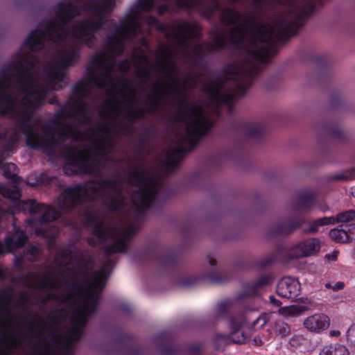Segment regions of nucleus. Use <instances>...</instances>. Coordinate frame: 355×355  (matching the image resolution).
Listing matches in <instances>:
<instances>
[{"instance_id": "nucleus-1", "label": "nucleus", "mask_w": 355, "mask_h": 355, "mask_svg": "<svg viewBox=\"0 0 355 355\" xmlns=\"http://www.w3.org/2000/svg\"><path fill=\"white\" fill-rule=\"evenodd\" d=\"M161 55L168 62L164 69L167 71L171 81L180 86L177 78L173 76L176 67L171 60L169 48L166 46H164ZM166 89L167 91L172 92L173 97L179 101L177 111L172 117L167 118L168 122L172 123L174 121H182L184 116L191 115L193 116V125L187 129V137L185 139L188 148L179 146L172 150L171 153H168L171 158L175 159L180 163L187 153L193 150L197 147L200 139L207 136L211 131L215 125V123L214 121L201 114L202 109L200 107L193 105L189 109L187 98L180 87L175 88L172 85H170Z\"/></svg>"}, {"instance_id": "nucleus-2", "label": "nucleus", "mask_w": 355, "mask_h": 355, "mask_svg": "<svg viewBox=\"0 0 355 355\" xmlns=\"http://www.w3.org/2000/svg\"><path fill=\"white\" fill-rule=\"evenodd\" d=\"M116 7V0H88L83 5V10L94 17H85L78 21L71 28V35L78 40L81 45L92 49L97 40L96 35L103 29L107 17Z\"/></svg>"}, {"instance_id": "nucleus-3", "label": "nucleus", "mask_w": 355, "mask_h": 355, "mask_svg": "<svg viewBox=\"0 0 355 355\" xmlns=\"http://www.w3.org/2000/svg\"><path fill=\"white\" fill-rule=\"evenodd\" d=\"M78 14L77 6L72 1L58 3L55 15L59 21L50 19L44 30L36 28L32 31L24 41V46L28 47L31 53H36L44 49L47 38L54 43L62 42L67 35L64 26Z\"/></svg>"}, {"instance_id": "nucleus-4", "label": "nucleus", "mask_w": 355, "mask_h": 355, "mask_svg": "<svg viewBox=\"0 0 355 355\" xmlns=\"http://www.w3.org/2000/svg\"><path fill=\"white\" fill-rule=\"evenodd\" d=\"M55 128L49 125L44 130V135H40L35 130V125L33 123L30 128V133L25 135L26 144L31 149H40L44 152L53 150L61 147L67 139L82 140L85 138V133L69 124Z\"/></svg>"}, {"instance_id": "nucleus-5", "label": "nucleus", "mask_w": 355, "mask_h": 355, "mask_svg": "<svg viewBox=\"0 0 355 355\" xmlns=\"http://www.w3.org/2000/svg\"><path fill=\"white\" fill-rule=\"evenodd\" d=\"M21 103L23 107H17L15 96L6 92L0 97V113L4 116L7 112H10L18 130L25 136L26 133H30V128L33 124L31 119L35 112V98L31 99L25 96Z\"/></svg>"}, {"instance_id": "nucleus-6", "label": "nucleus", "mask_w": 355, "mask_h": 355, "mask_svg": "<svg viewBox=\"0 0 355 355\" xmlns=\"http://www.w3.org/2000/svg\"><path fill=\"white\" fill-rule=\"evenodd\" d=\"M316 4L311 0L307 1L302 8L291 12L292 19L287 21L281 19L277 22L278 33L274 31L275 42L272 55L277 54V44H286L296 35L298 31L304 26L305 21L315 11Z\"/></svg>"}, {"instance_id": "nucleus-7", "label": "nucleus", "mask_w": 355, "mask_h": 355, "mask_svg": "<svg viewBox=\"0 0 355 355\" xmlns=\"http://www.w3.org/2000/svg\"><path fill=\"white\" fill-rule=\"evenodd\" d=\"M19 208L24 211H28L30 214H41L37 218L39 226L35 228V234L46 239H53L58 234V229L51 226V223L61 218L59 211L51 205L38 202L35 199H29L19 205Z\"/></svg>"}, {"instance_id": "nucleus-8", "label": "nucleus", "mask_w": 355, "mask_h": 355, "mask_svg": "<svg viewBox=\"0 0 355 355\" xmlns=\"http://www.w3.org/2000/svg\"><path fill=\"white\" fill-rule=\"evenodd\" d=\"M221 23L226 26L236 24L229 38V43L235 46L243 41L248 29L254 30L261 24L254 12H240L230 7L223 9Z\"/></svg>"}, {"instance_id": "nucleus-9", "label": "nucleus", "mask_w": 355, "mask_h": 355, "mask_svg": "<svg viewBox=\"0 0 355 355\" xmlns=\"http://www.w3.org/2000/svg\"><path fill=\"white\" fill-rule=\"evenodd\" d=\"M127 180L130 184L139 188L136 191L140 208L144 211L151 208L159 194V187L151 176L147 175L141 166L128 171Z\"/></svg>"}, {"instance_id": "nucleus-10", "label": "nucleus", "mask_w": 355, "mask_h": 355, "mask_svg": "<svg viewBox=\"0 0 355 355\" xmlns=\"http://www.w3.org/2000/svg\"><path fill=\"white\" fill-rule=\"evenodd\" d=\"M60 155L65 159L63 171L67 175L98 176L101 173L98 166L94 164H88L91 157L87 151L77 152L74 147L65 146L60 150Z\"/></svg>"}, {"instance_id": "nucleus-11", "label": "nucleus", "mask_w": 355, "mask_h": 355, "mask_svg": "<svg viewBox=\"0 0 355 355\" xmlns=\"http://www.w3.org/2000/svg\"><path fill=\"white\" fill-rule=\"evenodd\" d=\"M80 46H72L64 51V56L58 53L55 67H49L46 71V80L53 89H61L67 85L64 71L76 65L80 59Z\"/></svg>"}, {"instance_id": "nucleus-12", "label": "nucleus", "mask_w": 355, "mask_h": 355, "mask_svg": "<svg viewBox=\"0 0 355 355\" xmlns=\"http://www.w3.org/2000/svg\"><path fill=\"white\" fill-rule=\"evenodd\" d=\"M260 43L263 45L259 48L255 41L253 47L247 51L248 55L254 61L260 64H268L272 55L274 49V27L268 23H261L254 30Z\"/></svg>"}, {"instance_id": "nucleus-13", "label": "nucleus", "mask_w": 355, "mask_h": 355, "mask_svg": "<svg viewBox=\"0 0 355 355\" xmlns=\"http://www.w3.org/2000/svg\"><path fill=\"white\" fill-rule=\"evenodd\" d=\"M154 340L162 355H200L203 352V345L200 343L176 344L174 336L168 331L159 333Z\"/></svg>"}, {"instance_id": "nucleus-14", "label": "nucleus", "mask_w": 355, "mask_h": 355, "mask_svg": "<svg viewBox=\"0 0 355 355\" xmlns=\"http://www.w3.org/2000/svg\"><path fill=\"white\" fill-rule=\"evenodd\" d=\"M228 80L222 74L214 78L210 83L203 87V91L209 98L215 103H227L232 100H238L246 94V87L242 84H236L234 89L230 92H221Z\"/></svg>"}, {"instance_id": "nucleus-15", "label": "nucleus", "mask_w": 355, "mask_h": 355, "mask_svg": "<svg viewBox=\"0 0 355 355\" xmlns=\"http://www.w3.org/2000/svg\"><path fill=\"white\" fill-rule=\"evenodd\" d=\"M135 336L128 334L119 333L116 337L100 347V349L106 354L117 355H144L145 350L137 346Z\"/></svg>"}, {"instance_id": "nucleus-16", "label": "nucleus", "mask_w": 355, "mask_h": 355, "mask_svg": "<svg viewBox=\"0 0 355 355\" xmlns=\"http://www.w3.org/2000/svg\"><path fill=\"white\" fill-rule=\"evenodd\" d=\"M98 191L101 195L109 189L112 191L105 200L107 208L111 212H116L123 207V195L122 192V182L121 180L112 178L102 179L96 181Z\"/></svg>"}, {"instance_id": "nucleus-17", "label": "nucleus", "mask_w": 355, "mask_h": 355, "mask_svg": "<svg viewBox=\"0 0 355 355\" xmlns=\"http://www.w3.org/2000/svg\"><path fill=\"white\" fill-rule=\"evenodd\" d=\"M142 257L144 261L157 262L166 270H175L178 268V256L172 249L162 250L158 245H150L144 250Z\"/></svg>"}, {"instance_id": "nucleus-18", "label": "nucleus", "mask_w": 355, "mask_h": 355, "mask_svg": "<svg viewBox=\"0 0 355 355\" xmlns=\"http://www.w3.org/2000/svg\"><path fill=\"white\" fill-rule=\"evenodd\" d=\"M259 74V67L256 65L239 67L233 63L227 64L222 75L227 80H234L236 84H242L246 87V92L252 87L254 78Z\"/></svg>"}, {"instance_id": "nucleus-19", "label": "nucleus", "mask_w": 355, "mask_h": 355, "mask_svg": "<svg viewBox=\"0 0 355 355\" xmlns=\"http://www.w3.org/2000/svg\"><path fill=\"white\" fill-rule=\"evenodd\" d=\"M112 262L110 259H107L103 266L94 272L92 278V284L90 286L87 282L86 284H79L74 282L69 286L71 291L75 293L83 294L87 291H95L98 288L101 291L105 286L107 281L109 277V274L107 269L112 266Z\"/></svg>"}, {"instance_id": "nucleus-20", "label": "nucleus", "mask_w": 355, "mask_h": 355, "mask_svg": "<svg viewBox=\"0 0 355 355\" xmlns=\"http://www.w3.org/2000/svg\"><path fill=\"white\" fill-rule=\"evenodd\" d=\"M76 184L65 188L58 197V207L60 210L70 212L85 202L83 195Z\"/></svg>"}, {"instance_id": "nucleus-21", "label": "nucleus", "mask_w": 355, "mask_h": 355, "mask_svg": "<svg viewBox=\"0 0 355 355\" xmlns=\"http://www.w3.org/2000/svg\"><path fill=\"white\" fill-rule=\"evenodd\" d=\"M245 324V320L243 316L236 318L229 317V326L231 330L230 334H218L215 338V343L218 340H223L225 345L231 343L242 344L245 341V336L241 327Z\"/></svg>"}, {"instance_id": "nucleus-22", "label": "nucleus", "mask_w": 355, "mask_h": 355, "mask_svg": "<svg viewBox=\"0 0 355 355\" xmlns=\"http://www.w3.org/2000/svg\"><path fill=\"white\" fill-rule=\"evenodd\" d=\"M33 53L30 51L26 53H17V60L7 63L4 68L15 73L17 77L26 71H31L38 62L37 58Z\"/></svg>"}, {"instance_id": "nucleus-23", "label": "nucleus", "mask_w": 355, "mask_h": 355, "mask_svg": "<svg viewBox=\"0 0 355 355\" xmlns=\"http://www.w3.org/2000/svg\"><path fill=\"white\" fill-rule=\"evenodd\" d=\"M201 32L202 28L196 22L182 23L178 24L177 31L173 33V39L178 42L180 48H185L187 41L199 37Z\"/></svg>"}, {"instance_id": "nucleus-24", "label": "nucleus", "mask_w": 355, "mask_h": 355, "mask_svg": "<svg viewBox=\"0 0 355 355\" xmlns=\"http://www.w3.org/2000/svg\"><path fill=\"white\" fill-rule=\"evenodd\" d=\"M229 279L230 275L225 271L219 272H210L198 277L193 276L184 277L180 283L182 286L188 288L196 285L200 281H206L214 284H222L227 282Z\"/></svg>"}, {"instance_id": "nucleus-25", "label": "nucleus", "mask_w": 355, "mask_h": 355, "mask_svg": "<svg viewBox=\"0 0 355 355\" xmlns=\"http://www.w3.org/2000/svg\"><path fill=\"white\" fill-rule=\"evenodd\" d=\"M320 250V240L316 238H309L295 244L292 248V254L295 258L306 257L316 254Z\"/></svg>"}, {"instance_id": "nucleus-26", "label": "nucleus", "mask_w": 355, "mask_h": 355, "mask_svg": "<svg viewBox=\"0 0 355 355\" xmlns=\"http://www.w3.org/2000/svg\"><path fill=\"white\" fill-rule=\"evenodd\" d=\"M83 217L85 223L91 226L94 236L100 241H105L109 238V231L98 214L87 211L83 214Z\"/></svg>"}, {"instance_id": "nucleus-27", "label": "nucleus", "mask_w": 355, "mask_h": 355, "mask_svg": "<svg viewBox=\"0 0 355 355\" xmlns=\"http://www.w3.org/2000/svg\"><path fill=\"white\" fill-rule=\"evenodd\" d=\"M305 220L300 218H288L284 221L279 222L270 230L272 236H289L295 230L300 229Z\"/></svg>"}, {"instance_id": "nucleus-28", "label": "nucleus", "mask_w": 355, "mask_h": 355, "mask_svg": "<svg viewBox=\"0 0 355 355\" xmlns=\"http://www.w3.org/2000/svg\"><path fill=\"white\" fill-rule=\"evenodd\" d=\"M300 291V286L295 279L286 277L282 279L277 284V294L282 297L293 299L295 298Z\"/></svg>"}, {"instance_id": "nucleus-29", "label": "nucleus", "mask_w": 355, "mask_h": 355, "mask_svg": "<svg viewBox=\"0 0 355 355\" xmlns=\"http://www.w3.org/2000/svg\"><path fill=\"white\" fill-rule=\"evenodd\" d=\"M132 236V232L128 230L125 231L120 237L115 240L112 243L103 245V249L105 256L107 258H110L116 252H125L128 248V240Z\"/></svg>"}, {"instance_id": "nucleus-30", "label": "nucleus", "mask_w": 355, "mask_h": 355, "mask_svg": "<svg viewBox=\"0 0 355 355\" xmlns=\"http://www.w3.org/2000/svg\"><path fill=\"white\" fill-rule=\"evenodd\" d=\"M304 326L309 331L320 333L326 330L330 325L329 318L323 313L314 314L304 321Z\"/></svg>"}, {"instance_id": "nucleus-31", "label": "nucleus", "mask_w": 355, "mask_h": 355, "mask_svg": "<svg viewBox=\"0 0 355 355\" xmlns=\"http://www.w3.org/2000/svg\"><path fill=\"white\" fill-rule=\"evenodd\" d=\"M15 231L12 234H8L5 237V243L7 245V252H12L15 250L23 248L28 241V237L24 232L16 226Z\"/></svg>"}, {"instance_id": "nucleus-32", "label": "nucleus", "mask_w": 355, "mask_h": 355, "mask_svg": "<svg viewBox=\"0 0 355 355\" xmlns=\"http://www.w3.org/2000/svg\"><path fill=\"white\" fill-rule=\"evenodd\" d=\"M70 107L69 116L76 117L79 115L78 122L82 125H87L92 123V117L87 115L88 105L84 99H74Z\"/></svg>"}, {"instance_id": "nucleus-33", "label": "nucleus", "mask_w": 355, "mask_h": 355, "mask_svg": "<svg viewBox=\"0 0 355 355\" xmlns=\"http://www.w3.org/2000/svg\"><path fill=\"white\" fill-rule=\"evenodd\" d=\"M274 278L271 275H265L254 282L252 284L244 286L243 292L239 295V298L241 299L248 296H257L259 289L270 285Z\"/></svg>"}, {"instance_id": "nucleus-34", "label": "nucleus", "mask_w": 355, "mask_h": 355, "mask_svg": "<svg viewBox=\"0 0 355 355\" xmlns=\"http://www.w3.org/2000/svg\"><path fill=\"white\" fill-rule=\"evenodd\" d=\"M12 300L11 295L6 290H0V318L3 319L4 327H10L13 320V315L8 304Z\"/></svg>"}, {"instance_id": "nucleus-35", "label": "nucleus", "mask_w": 355, "mask_h": 355, "mask_svg": "<svg viewBox=\"0 0 355 355\" xmlns=\"http://www.w3.org/2000/svg\"><path fill=\"white\" fill-rule=\"evenodd\" d=\"M316 202V196L306 194L304 192L300 193L292 205L293 209L295 211L302 210L311 211Z\"/></svg>"}, {"instance_id": "nucleus-36", "label": "nucleus", "mask_w": 355, "mask_h": 355, "mask_svg": "<svg viewBox=\"0 0 355 355\" xmlns=\"http://www.w3.org/2000/svg\"><path fill=\"white\" fill-rule=\"evenodd\" d=\"M45 80L46 85L37 84L35 88L30 90V93L25 94L26 96L29 97L31 99L35 98V110L44 103L50 89L55 90L49 85L46 80V74L45 75Z\"/></svg>"}, {"instance_id": "nucleus-37", "label": "nucleus", "mask_w": 355, "mask_h": 355, "mask_svg": "<svg viewBox=\"0 0 355 355\" xmlns=\"http://www.w3.org/2000/svg\"><path fill=\"white\" fill-rule=\"evenodd\" d=\"M77 185L80 187L79 189L84 202L85 200L92 202L101 197L98 191L96 180H89L83 184L78 183Z\"/></svg>"}, {"instance_id": "nucleus-38", "label": "nucleus", "mask_w": 355, "mask_h": 355, "mask_svg": "<svg viewBox=\"0 0 355 355\" xmlns=\"http://www.w3.org/2000/svg\"><path fill=\"white\" fill-rule=\"evenodd\" d=\"M17 85L24 94L30 93V90L35 88L37 85L35 73L28 71L19 76L17 78Z\"/></svg>"}, {"instance_id": "nucleus-39", "label": "nucleus", "mask_w": 355, "mask_h": 355, "mask_svg": "<svg viewBox=\"0 0 355 355\" xmlns=\"http://www.w3.org/2000/svg\"><path fill=\"white\" fill-rule=\"evenodd\" d=\"M85 293H86V291ZM101 297V291H87V302L83 306V311L89 315L93 314L97 309Z\"/></svg>"}, {"instance_id": "nucleus-40", "label": "nucleus", "mask_w": 355, "mask_h": 355, "mask_svg": "<svg viewBox=\"0 0 355 355\" xmlns=\"http://www.w3.org/2000/svg\"><path fill=\"white\" fill-rule=\"evenodd\" d=\"M160 86L156 83L153 85V89L147 95L146 103L150 106L149 113L152 111L157 110L163 101V96L159 92Z\"/></svg>"}, {"instance_id": "nucleus-41", "label": "nucleus", "mask_w": 355, "mask_h": 355, "mask_svg": "<svg viewBox=\"0 0 355 355\" xmlns=\"http://www.w3.org/2000/svg\"><path fill=\"white\" fill-rule=\"evenodd\" d=\"M78 259L80 261L78 264V275L86 281L89 276L88 270L93 268L94 261L90 255L84 253L79 254Z\"/></svg>"}, {"instance_id": "nucleus-42", "label": "nucleus", "mask_w": 355, "mask_h": 355, "mask_svg": "<svg viewBox=\"0 0 355 355\" xmlns=\"http://www.w3.org/2000/svg\"><path fill=\"white\" fill-rule=\"evenodd\" d=\"M323 132L328 136L334 137L339 141L345 139V133L340 129L338 125L332 122H325L321 125Z\"/></svg>"}, {"instance_id": "nucleus-43", "label": "nucleus", "mask_w": 355, "mask_h": 355, "mask_svg": "<svg viewBox=\"0 0 355 355\" xmlns=\"http://www.w3.org/2000/svg\"><path fill=\"white\" fill-rule=\"evenodd\" d=\"M200 13L206 19L210 20L214 16L216 11L223 10L225 8H222V6L218 1L212 2V4L209 6L205 3H201L199 5ZM223 12L221 13V15ZM222 17H220V19Z\"/></svg>"}, {"instance_id": "nucleus-44", "label": "nucleus", "mask_w": 355, "mask_h": 355, "mask_svg": "<svg viewBox=\"0 0 355 355\" xmlns=\"http://www.w3.org/2000/svg\"><path fill=\"white\" fill-rule=\"evenodd\" d=\"M328 225H334V216H324L317 218L311 223L310 227L307 230H304L305 234H315L318 232L319 227Z\"/></svg>"}, {"instance_id": "nucleus-45", "label": "nucleus", "mask_w": 355, "mask_h": 355, "mask_svg": "<svg viewBox=\"0 0 355 355\" xmlns=\"http://www.w3.org/2000/svg\"><path fill=\"white\" fill-rule=\"evenodd\" d=\"M205 44L207 51L217 53L226 47L227 40L223 35L217 34L216 37L211 42Z\"/></svg>"}, {"instance_id": "nucleus-46", "label": "nucleus", "mask_w": 355, "mask_h": 355, "mask_svg": "<svg viewBox=\"0 0 355 355\" xmlns=\"http://www.w3.org/2000/svg\"><path fill=\"white\" fill-rule=\"evenodd\" d=\"M88 94V89L83 80H78L72 87L69 101L73 99H84Z\"/></svg>"}, {"instance_id": "nucleus-47", "label": "nucleus", "mask_w": 355, "mask_h": 355, "mask_svg": "<svg viewBox=\"0 0 355 355\" xmlns=\"http://www.w3.org/2000/svg\"><path fill=\"white\" fill-rule=\"evenodd\" d=\"M320 355H349V352L345 346L336 343L324 346Z\"/></svg>"}, {"instance_id": "nucleus-48", "label": "nucleus", "mask_w": 355, "mask_h": 355, "mask_svg": "<svg viewBox=\"0 0 355 355\" xmlns=\"http://www.w3.org/2000/svg\"><path fill=\"white\" fill-rule=\"evenodd\" d=\"M241 125L245 129L246 136L248 137L262 139L265 137L266 131L262 127L252 125L245 122L241 123Z\"/></svg>"}, {"instance_id": "nucleus-49", "label": "nucleus", "mask_w": 355, "mask_h": 355, "mask_svg": "<svg viewBox=\"0 0 355 355\" xmlns=\"http://www.w3.org/2000/svg\"><path fill=\"white\" fill-rule=\"evenodd\" d=\"M111 76L110 69H105L99 75H96L91 71L89 76V81L94 83L96 87L103 88L105 85V79Z\"/></svg>"}, {"instance_id": "nucleus-50", "label": "nucleus", "mask_w": 355, "mask_h": 355, "mask_svg": "<svg viewBox=\"0 0 355 355\" xmlns=\"http://www.w3.org/2000/svg\"><path fill=\"white\" fill-rule=\"evenodd\" d=\"M40 254L39 248L37 245H30L24 252V256L16 258V264H19L24 259L34 262L37 260Z\"/></svg>"}, {"instance_id": "nucleus-51", "label": "nucleus", "mask_w": 355, "mask_h": 355, "mask_svg": "<svg viewBox=\"0 0 355 355\" xmlns=\"http://www.w3.org/2000/svg\"><path fill=\"white\" fill-rule=\"evenodd\" d=\"M1 168L3 169V175L6 179L11 180L14 183L18 182L17 166L15 164L11 162L6 163L3 166L1 165Z\"/></svg>"}, {"instance_id": "nucleus-52", "label": "nucleus", "mask_w": 355, "mask_h": 355, "mask_svg": "<svg viewBox=\"0 0 355 355\" xmlns=\"http://www.w3.org/2000/svg\"><path fill=\"white\" fill-rule=\"evenodd\" d=\"M329 236L336 243H349L344 227L334 228L330 230Z\"/></svg>"}, {"instance_id": "nucleus-53", "label": "nucleus", "mask_w": 355, "mask_h": 355, "mask_svg": "<svg viewBox=\"0 0 355 355\" xmlns=\"http://www.w3.org/2000/svg\"><path fill=\"white\" fill-rule=\"evenodd\" d=\"M48 341L51 343L52 346L50 345H44V349L45 352L49 355H52L53 352V346H56L60 343L61 336L57 330L53 331L48 337Z\"/></svg>"}, {"instance_id": "nucleus-54", "label": "nucleus", "mask_w": 355, "mask_h": 355, "mask_svg": "<svg viewBox=\"0 0 355 355\" xmlns=\"http://www.w3.org/2000/svg\"><path fill=\"white\" fill-rule=\"evenodd\" d=\"M58 284L55 281L53 273L51 271L46 272L42 276V282L40 286L41 289L55 288L58 287Z\"/></svg>"}, {"instance_id": "nucleus-55", "label": "nucleus", "mask_w": 355, "mask_h": 355, "mask_svg": "<svg viewBox=\"0 0 355 355\" xmlns=\"http://www.w3.org/2000/svg\"><path fill=\"white\" fill-rule=\"evenodd\" d=\"M58 258H55V262L60 266H67L72 259V251L70 248H64L58 254Z\"/></svg>"}, {"instance_id": "nucleus-56", "label": "nucleus", "mask_w": 355, "mask_h": 355, "mask_svg": "<svg viewBox=\"0 0 355 355\" xmlns=\"http://www.w3.org/2000/svg\"><path fill=\"white\" fill-rule=\"evenodd\" d=\"M92 149L94 157L99 158V164L107 161V157L105 155L107 151L106 143L101 142L94 145Z\"/></svg>"}, {"instance_id": "nucleus-57", "label": "nucleus", "mask_w": 355, "mask_h": 355, "mask_svg": "<svg viewBox=\"0 0 355 355\" xmlns=\"http://www.w3.org/2000/svg\"><path fill=\"white\" fill-rule=\"evenodd\" d=\"M146 116V111L142 107L138 109H132L128 107L126 113V119L130 121H135L140 119H144Z\"/></svg>"}, {"instance_id": "nucleus-58", "label": "nucleus", "mask_w": 355, "mask_h": 355, "mask_svg": "<svg viewBox=\"0 0 355 355\" xmlns=\"http://www.w3.org/2000/svg\"><path fill=\"white\" fill-rule=\"evenodd\" d=\"M355 218V211L349 209L338 213L336 217L334 216V224L337 223H347Z\"/></svg>"}, {"instance_id": "nucleus-59", "label": "nucleus", "mask_w": 355, "mask_h": 355, "mask_svg": "<svg viewBox=\"0 0 355 355\" xmlns=\"http://www.w3.org/2000/svg\"><path fill=\"white\" fill-rule=\"evenodd\" d=\"M19 141V137L17 133L13 132L9 135L8 140L4 146V150L8 152H12L17 148Z\"/></svg>"}, {"instance_id": "nucleus-60", "label": "nucleus", "mask_w": 355, "mask_h": 355, "mask_svg": "<svg viewBox=\"0 0 355 355\" xmlns=\"http://www.w3.org/2000/svg\"><path fill=\"white\" fill-rule=\"evenodd\" d=\"M66 117H70L69 116V112H67L64 109H61L54 114L52 119L49 121V123L55 124V127L63 126L65 123H62L61 121Z\"/></svg>"}, {"instance_id": "nucleus-61", "label": "nucleus", "mask_w": 355, "mask_h": 355, "mask_svg": "<svg viewBox=\"0 0 355 355\" xmlns=\"http://www.w3.org/2000/svg\"><path fill=\"white\" fill-rule=\"evenodd\" d=\"M330 179L335 181L355 180V168H352L343 173L334 175Z\"/></svg>"}, {"instance_id": "nucleus-62", "label": "nucleus", "mask_w": 355, "mask_h": 355, "mask_svg": "<svg viewBox=\"0 0 355 355\" xmlns=\"http://www.w3.org/2000/svg\"><path fill=\"white\" fill-rule=\"evenodd\" d=\"M275 327L276 333L282 337L288 335L291 331L289 325L283 321H277Z\"/></svg>"}, {"instance_id": "nucleus-63", "label": "nucleus", "mask_w": 355, "mask_h": 355, "mask_svg": "<svg viewBox=\"0 0 355 355\" xmlns=\"http://www.w3.org/2000/svg\"><path fill=\"white\" fill-rule=\"evenodd\" d=\"M48 182L49 180H44L42 175L37 176L35 175L28 177L27 184L31 187H35L42 184H49Z\"/></svg>"}, {"instance_id": "nucleus-64", "label": "nucleus", "mask_w": 355, "mask_h": 355, "mask_svg": "<svg viewBox=\"0 0 355 355\" xmlns=\"http://www.w3.org/2000/svg\"><path fill=\"white\" fill-rule=\"evenodd\" d=\"M178 7L186 10L195 8L198 6L197 0H175Z\"/></svg>"}]
</instances>
